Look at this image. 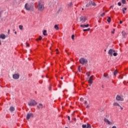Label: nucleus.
I'll list each match as a JSON object with an SVG mask.
<instances>
[{"label": "nucleus", "mask_w": 128, "mask_h": 128, "mask_svg": "<svg viewBox=\"0 0 128 128\" xmlns=\"http://www.w3.org/2000/svg\"><path fill=\"white\" fill-rule=\"evenodd\" d=\"M38 10L42 12L44 10V4L42 1L38 2Z\"/></svg>", "instance_id": "obj_1"}, {"label": "nucleus", "mask_w": 128, "mask_h": 128, "mask_svg": "<svg viewBox=\"0 0 128 128\" xmlns=\"http://www.w3.org/2000/svg\"><path fill=\"white\" fill-rule=\"evenodd\" d=\"M24 8L26 10H30V12H32V10H34V6L30 4L26 3L25 4Z\"/></svg>", "instance_id": "obj_2"}, {"label": "nucleus", "mask_w": 128, "mask_h": 128, "mask_svg": "<svg viewBox=\"0 0 128 128\" xmlns=\"http://www.w3.org/2000/svg\"><path fill=\"white\" fill-rule=\"evenodd\" d=\"M79 62H80V64H88V60L84 58H82L80 59Z\"/></svg>", "instance_id": "obj_3"}, {"label": "nucleus", "mask_w": 128, "mask_h": 128, "mask_svg": "<svg viewBox=\"0 0 128 128\" xmlns=\"http://www.w3.org/2000/svg\"><path fill=\"white\" fill-rule=\"evenodd\" d=\"M37 102L34 100H31L28 104L29 106H36Z\"/></svg>", "instance_id": "obj_4"}, {"label": "nucleus", "mask_w": 128, "mask_h": 128, "mask_svg": "<svg viewBox=\"0 0 128 128\" xmlns=\"http://www.w3.org/2000/svg\"><path fill=\"white\" fill-rule=\"evenodd\" d=\"M80 22H85L86 20H88V18L86 16H82L80 18Z\"/></svg>", "instance_id": "obj_5"}, {"label": "nucleus", "mask_w": 128, "mask_h": 128, "mask_svg": "<svg viewBox=\"0 0 128 128\" xmlns=\"http://www.w3.org/2000/svg\"><path fill=\"white\" fill-rule=\"evenodd\" d=\"M94 76H90V78L88 80V82L90 84L89 86H92V83L94 82H92V80H94Z\"/></svg>", "instance_id": "obj_6"}, {"label": "nucleus", "mask_w": 128, "mask_h": 128, "mask_svg": "<svg viewBox=\"0 0 128 128\" xmlns=\"http://www.w3.org/2000/svg\"><path fill=\"white\" fill-rule=\"evenodd\" d=\"M30 118H34V114L32 113L28 114L26 116V120H28Z\"/></svg>", "instance_id": "obj_7"}, {"label": "nucleus", "mask_w": 128, "mask_h": 128, "mask_svg": "<svg viewBox=\"0 0 128 128\" xmlns=\"http://www.w3.org/2000/svg\"><path fill=\"white\" fill-rule=\"evenodd\" d=\"M116 100L118 101L120 100L121 102H122V100H124V98L120 95H117V96H116Z\"/></svg>", "instance_id": "obj_8"}, {"label": "nucleus", "mask_w": 128, "mask_h": 128, "mask_svg": "<svg viewBox=\"0 0 128 128\" xmlns=\"http://www.w3.org/2000/svg\"><path fill=\"white\" fill-rule=\"evenodd\" d=\"M114 52H116V50H114L113 49H110L108 52V54L110 56H112Z\"/></svg>", "instance_id": "obj_9"}, {"label": "nucleus", "mask_w": 128, "mask_h": 128, "mask_svg": "<svg viewBox=\"0 0 128 128\" xmlns=\"http://www.w3.org/2000/svg\"><path fill=\"white\" fill-rule=\"evenodd\" d=\"M82 128H92V126H90V124H83L82 125Z\"/></svg>", "instance_id": "obj_10"}, {"label": "nucleus", "mask_w": 128, "mask_h": 128, "mask_svg": "<svg viewBox=\"0 0 128 128\" xmlns=\"http://www.w3.org/2000/svg\"><path fill=\"white\" fill-rule=\"evenodd\" d=\"M14 80H18L20 78V74H14L12 76Z\"/></svg>", "instance_id": "obj_11"}, {"label": "nucleus", "mask_w": 128, "mask_h": 128, "mask_svg": "<svg viewBox=\"0 0 128 128\" xmlns=\"http://www.w3.org/2000/svg\"><path fill=\"white\" fill-rule=\"evenodd\" d=\"M104 120L105 122H107L108 124H112V122L109 121L108 120L106 119V118H104Z\"/></svg>", "instance_id": "obj_12"}, {"label": "nucleus", "mask_w": 128, "mask_h": 128, "mask_svg": "<svg viewBox=\"0 0 128 128\" xmlns=\"http://www.w3.org/2000/svg\"><path fill=\"white\" fill-rule=\"evenodd\" d=\"M37 108L40 110V108H43L44 105L42 104H39L37 106Z\"/></svg>", "instance_id": "obj_13"}, {"label": "nucleus", "mask_w": 128, "mask_h": 128, "mask_svg": "<svg viewBox=\"0 0 128 128\" xmlns=\"http://www.w3.org/2000/svg\"><path fill=\"white\" fill-rule=\"evenodd\" d=\"M113 106H120V108H121L122 110V106H120V104H118V102H114V103L113 104Z\"/></svg>", "instance_id": "obj_14"}, {"label": "nucleus", "mask_w": 128, "mask_h": 128, "mask_svg": "<svg viewBox=\"0 0 128 128\" xmlns=\"http://www.w3.org/2000/svg\"><path fill=\"white\" fill-rule=\"evenodd\" d=\"M90 26V24H81L80 27L81 28H88Z\"/></svg>", "instance_id": "obj_15"}, {"label": "nucleus", "mask_w": 128, "mask_h": 128, "mask_svg": "<svg viewBox=\"0 0 128 128\" xmlns=\"http://www.w3.org/2000/svg\"><path fill=\"white\" fill-rule=\"evenodd\" d=\"M0 38H2V40H4L6 38V35H4V34H0Z\"/></svg>", "instance_id": "obj_16"}, {"label": "nucleus", "mask_w": 128, "mask_h": 128, "mask_svg": "<svg viewBox=\"0 0 128 128\" xmlns=\"http://www.w3.org/2000/svg\"><path fill=\"white\" fill-rule=\"evenodd\" d=\"M10 110L11 112H14V107L12 106L10 108Z\"/></svg>", "instance_id": "obj_17"}, {"label": "nucleus", "mask_w": 128, "mask_h": 128, "mask_svg": "<svg viewBox=\"0 0 128 128\" xmlns=\"http://www.w3.org/2000/svg\"><path fill=\"white\" fill-rule=\"evenodd\" d=\"M122 34L124 38H126V36H128V34H126V33L124 31L122 32Z\"/></svg>", "instance_id": "obj_18"}, {"label": "nucleus", "mask_w": 128, "mask_h": 128, "mask_svg": "<svg viewBox=\"0 0 128 128\" xmlns=\"http://www.w3.org/2000/svg\"><path fill=\"white\" fill-rule=\"evenodd\" d=\"M128 10V8H123L122 9V11L124 14H126V12L124 10Z\"/></svg>", "instance_id": "obj_19"}, {"label": "nucleus", "mask_w": 128, "mask_h": 128, "mask_svg": "<svg viewBox=\"0 0 128 128\" xmlns=\"http://www.w3.org/2000/svg\"><path fill=\"white\" fill-rule=\"evenodd\" d=\"M90 4H92V6H96V2L92 1H90Z\"/></svg>", "instance_id": "obj_20"}, {"label": "nucleus", "mask_w": 128, "mask_h": 128, "mask_svg": "<svg viewBox=\"0 0 128 128\" xmlns=\"http://www.w3.org/2000/svg\"><path fill=\"white\" fill-rule=\"evenodd\" d=\"M54 28L56 30H59V28H58V25H57V24H56L55 26H54Z\"/></svg>", "instance_id": "obj_21"}, {"label": "nucleus", "mask_w": 128, "mask_h": 128, "mask_svg": "<svg viewBox=\"0 0 128 128\" xmlns=\"http://www.w3.org/2000/svg\"><path fill=\"white\" fill-rule=\"evenodd\" d=\"M42 40V36H40L38 38L36 39V40L38 42V40Z\"/></svg>", "instance_id": "obj_22"}, {"label": "nucleus", "mask_w": 128, "mask_h": 128, "mask_svg": "<svg viewBox=\"0 0 128 128\" xmlns=\"http://www.w3.org/2000/svg\"><path fill=\"white\" fill-rule=\"evenodd\" d=\"M122 4H126V0H122Z\"/></svg>", "instance_id": "obj_23"}, {"label": "nucleus", "mask_w": 128, "mask_h": 128, "mask_svg": "<svg viewBox=\"0 0 128 128\" xmlns=\"http://www.w3.org/2000/svg\"><path fill=\"white\" fill-rule=\"evenodd\" d=\"M44 36H48V34H46V30H44L43 32Z\"/></svg>", "instance_id": "obj_24"}, {"label": "nucleus", "mask_w": 128, "mask_h": 128, "mask_svg": "<svg viewBox=\"0 0 128 128\" xmlns=\"http://www.w3.org/2000/svg\"><path fill=\"white\" fill-rule=\"evenodd\" d=\"M90 28H88V29H84L83 32H90Z\"/></svg>", "instance_id": "obj_25"}, {"label": "nucleus", "mask_w": 128, "mask_h": 128, "mask_svg": "<svg viewBox=\"0 0 128 128\" xmlns=\"http://www.w3.org/2000/svg\"><path fill=\"white\" fill-rule=\"evenodd\" d=\"M91 4L90 1L86 5V8H88V6H90Z\"/></svg>", "instance_id": "obj_26"}, {"label": "nucleus", "mask_w": 128, "mask_h": 128, "mask_svg": "<svg viewBox=\"0 0 128 128\" xmlns=\"http://www.w3.org/2000/svg\"><path fill=\"white\" fill-rule=\"evenodd\" d=\"M108 19L107 20V22H111V18L110 17H108Z\"/></svg>", "instance_id": "obj_27"}, {"label": "nucleus", "mask_w": 128, "mask_h": 128, "mask_svg": "<svg viewBox=\"0 0 128 128\" xmlns=\"http://www.w3.org/2000/svg\"><path fill=\"white\" fill-rule=\"evenodd\" d=\"M24 26L22 25L19 26V28L20 30H22V28H23Z\"/></svg>", "instance_id": "obj_28"}, {"label": "nucleus", "mask_w": 128, "mask_h": 128, "mask_svg": "<svg viewBox=\"0 0 128 128\" xmlns=\"http://www.w3.org/2000/svg\"><path fill=\"white\" fill-rule=\"evenodd\" d=\"M114 76H116V74H118V70H116L115 71H114Z\"/></svg>", "instance_id": "obj_29"}, {"label": "nucleus", "mask_w": 128, "mask_h": 128, "mask_svg": "<svg viewBox=\"0 0 128 128\" xmlns=\"http://www.w3.org/2000/svg\"><path fill=\"white\" fill-rule=\"evenodd\" d=\"M113 56H118V53L114 52L113 53Z\"/></svg>", "instance_id": "obj_30"}, {"label": "nucleus", "mask_w": 128, "mask_h": 128, "mask_svg": "<svg viewBox=\"0 0 128 128\" xmlns=\"http://www.w3.org/2000/svg\"><path fill=\"white\" fill-rule=\"evenodd\" d=\"M72 38L73 40H74V35H72Z\"/></svg>", "instance_id": "obj_31"}, {"label": "nucleus", "mask_w": 128, "mask_h": 128, "mask_svg": "<svg viewBox=\"0 0 128 128\" xmlns=\"http://www.w3.org/2000/svg\"><path fill=\"white\" fill-rule=\"evenodd\" d=\"M104 78H108V75H106V74H104Z\"/></svg>", "instance_id": "obj_32"}, {"label": "nucleus", "mask_w": 128, "mask_h": 128, "mask_svg": "<svg viewBox=\"0 0 128 128\" xmlns=\"http://www.w3.org/2000/svg\"><path fill=\"white\" fill-rule=\"evenodd\" d=\"M118 6H122V3H121L120 2H118Z\"/></svg>", "instance_id": "obj_33"}, {"label": "nucleus", "mask_w": 128, "mask_h": 128, "mask_svg": "<svg viewBox=\"0 0 128 128\" xmlns=\"http://www.w3.org/2000/svg\"><path fill=\"white\" fill-rule=\"evenodd\" d=\"M78 72H80V66H78Z\"/></svg>", "instance_id": "obj_34"}, {"label": "nucleus", "mask_w": 128, "mask_h": 128, "mask_svg": "<svg viewBox=\"0 0 128 128\" xmlns=\"http://www.w3.org/2000/svg\"><path fill=\"white\" fill-rule=\"evenodd\" d=\"M69 6H72V2H70L68 4Z\"/></svg>", "instance_id": "obj_35"}, {"label": "nucleus", "mask_w": 128, "mask_h": 128, "mask_svg": "<svg viewBox=\"0 0 128 128\" xmlns=\"http://www.w3.org/2000/svg\"><path fill=\"white\" fill-rule=\"evenodd\" d=\"M104 14H106V13L105 12H104L102 13V14H101V16H104Z\"/></svg>", "instance_id": "obj_36"}, {"label": "nucleus", "mask_w": 128, "mask_h": 128, "mask_svg": "<svg viewBox=\"0 0 128 128\" xmlns=\"http://www.w3.org/2000/svg\"><path fill=\"white\" fill-rule=\"evenodd\" d=\"M116 30L115 29H113V31H112L111 32L112 34H114V31Z\"/></svg>", "instance_id": "obj_37"}, {"label": "nucleus", "mask_w": 128, "mask_h": 128, "mask_svg": "<svg viewBox=\"0 0 128 128\" xmlns=\"http://www.w3.org/2000/svg\"><path fill=\"white\" fill-rule=\"evenodd\" d=\"M56 52H57L56 54H60V52H58V49H56Z\"/></svg>", "instance_id": "obj_38"}, {"label": "nucleus", "mask_w": 128, "mask_h": 128, "mask_svg": "<svg viewBox=\"0 0 128 128\" xmlns=\"http://www.w3.org/2000/svg\"><path fill=\"white\" fill-rule=\"evenodd\" d=\"M68 120H70V116H68Z\"/></svg>", "instance_id": "obj_39"}, {"label": "nucleus", "mask_w": 128, "mask_h": 128, "mask_svg": "<svg viewBox=\"0 0 128 128\" xmlns=\"http://www.w3.org/2000/svg\"><path fill=\"white\" fill-rule=\"evenodd\" d=\"M26 46H30V44L26 43Z\"/></svg>", "instance_id": "obj_40"}, {"label": "nucleus", "mask_w": 128, "mask_h": 128, "mask_svg": "<svg viewBox=\"0 0 128 128\" xmlns=\"http://www.w3.org/2000/svg\"><path fill=\"white\" fill-rule=\"evenodd\" d=\"M87 104H88V102L86 101H85L84 102V105L86 106Z\"/></svg>", "instance_id": "obj_41"}, {"label": "nucleus", "mask_w": 128, "mask_h": 128, "mask_svg": "<svg viewBox=\"0 0 128 128\" xmlns=\"http://www.w3.org/2000/svg\"><path fill=\"white\" fill-rule=\"evenodd\" d=\"M86 108H90V105H87L86 106Z\"/></svg>", "instance_id": "obj_42"}, {"label": "nucleus", "mask_w": 128, "mask_h": 128, "mask_svg": "<svg viewBox=\"0 0 128 128\" xmlns=\"http://www.w3.org/2000/svg\"><path fill=\"white\" fill-rule=\"evenodd\" d=\"M120 24H122V21L120 20Z\"/></svg>", "instance_id": "obj_43"}, {"label": "nucleus", "mask_w": 128, "mask_h": 128, "mask_svg": "<svg viewBox=\"0 0 128 128\" xmlns=\"http://www.w3.org/2000/svg\"><path fill=\"white\" fill-rule=\"evenodd\" d=\"M84 100V98H80V100Z\"/></svg>", "instance_id": "obj_44"}, {"label": "nucleus", "mask_w": 128, "mask_h": 128, "mask_svg": "<svg viewBox=\"0 0 128 128\" xmlns=\"http://www.w3.org/2000/svg\"><path fill=\"white\" fill-rule=\"evenodd\" d=\"M112 128H116V126H114L112 127Z\"/></svg>", "instance_id": "obj_45"}, {"label": "nucleus", "mask_w": 128, "mask_h": 128, "mask_svg": "<svg viewBox=\"0 0 128 128\" xmlns=\"http://www.w3.org/2000/svg\"><path fill=\"white\" fill-rule=\"evenodd\" d=\"M10 30H8V34H10Z\"/></svg>", "instance_id": "obj_46"}, {"label": "nucleus", "mask_w": 128, "mask_h": 128, "mask_svg": "<svg viewBox=\"0 0 128 128\" xmlns=\"http://www.w3.org/2000/svg\"><path fill=\"white\" fill-rule=\"evenodd\" d=\"M14 34H17L16 31V32H14Z\"/></svg>", "instance_id": "obj_47"}, {"label": "nucleus", "mask_w": 128, "mask_h": 128, "mask_svg": "<svg viewBox=\"0 0 128 128\" xmlns=\"http://www.w3.org/2000/svg\"><path fill=\"white\" fill-rule=\"evenodd\" d=\"M61 80H64V77H61Z\"/></svg>", "instance_id": "obj_48"}, {"label": "nucleus", "mask_w": 128, "mask_h": 128, "mask_svg": "<svg viewBox=\"0 0 128 128\" xmlns=\"http://www.w3.org/2000/svg\"><path fill=\"white\" fill-rule=\"evenodd\" d=\"M1 15H2V13H0V18Z\"/></svg>", "instance_id": "obj_49"}, {"label": "nucleus", "mask_w": 128, "mask_h": 128, "mask_svg": "<svg viewBox=\"0 0 128 128\" xmlns=\"http://www.w3.org/2000/svg\"><path fill=\"white\" fill-rule=\"evenodd\" d=\"M0 44H2V42H1L0 41Z\"/></svg>", "instance_id": "obj_50"}, {"label": "nucleus", "mask_w": 128, "mask_h": 128, "mask_svg": "<svg viewBox=\"0 0 128 128\" xmlns=\"http://www.w3.org/2000/svg\"><path fill=\"white\" fill-rule=\"evenodd\" d=\"M104 52H106V50H104Z\"/></svg>", "instance_id": "obj_51"}, {"label": "nucleus", "mask_w": 128, "mask_h": 128, "mask_svg": "<svg viewBox=\"0 0 128 128\" xmlns=\"http://www.w3.org/2000/svg\"><path fill=\"white\" fill-rule=\"evenodd\" d=\"M82 10H84V8H82Z\"/></svg>", "instance_id": "obj_52"}, {"label": "nucleus", "mask_w": 128, "mask_h": 128, "mask_svg": "<svg viewBox=\"0 0 128 128\" xmlns=\"http://www.w3.org/2000/svg\"><path fill=\"white\" fill-rule=\"evenodd\" d=\"M88 76H90V74H88Z\"/></svg>", "instance_id": "obj_53"}, {"label": "nucleus", "mask_w": 128, "mask_h": 128, "mask_svg": "<svg viewBox=\"0 0 128 128\" xmlns=\"http://www.w3.org/2000/svg\"><path fill=\"white\" fill-rule=\"evenodd\" d=\"M110 8H112V6H111Z\"/></svg>", "instance_id": "obj_54"}, {"label": "nucleus", "mask_w": 128, "mask_h": 128, "mask_svg": "<svg viewBox=\"0 0 128 128\" xmlns=\"http://www.w3.org/2000/svg\"><path fill=\"white\" fill-rule=\"evenodd\" d=\"M68 128V127H66V128Z\"/></svg>", "instance_id": "obj_55"}, {"label": "nucleus", "mask_w": 128, "mask_h": 128, "mask_svg": "<svg viewBox=\"0 0 128 128\" xmlns=\"http://www.w3.org/2000/svg\"><path fill=\"white\" fill-rule=\"evenodd\" d=\"M32 1L34 0H32Z\"/></svg>", "instance_id": "obj_56"}]
</instances>
